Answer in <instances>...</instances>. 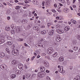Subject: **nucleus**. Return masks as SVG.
<instances>
[{
	"instance_id": "15",
	"label": "nucleus",
	"mask_w": 80,
	"mask_h": 80,
	"mask_svg": "<svg viewBox=\"0 0 80 80\" xmlns=\"http://www.w3.org/2000/svg\"><path fill=\"white\" fill-rule=\"evenodd\" d=\"M26 78H29L31 76V74L30 73H26Z\"/></svg>"
},
{
	"instance_id": "31",
	"label": "nucleus",
	"mask_w": 80,
	"mask_h": 80,
	"mask_svg": "<svg viewBox=\"0 0 80 80\" xmlns=\"http://www.w3.org/2000/svg\"><path fill=\"white\" fill-rule=\"evenodd\" d=\"M41 33L42 35H44L46 33V31L45 30L42 31L41 32Z\"/></svg>"
},
{
	"instance_id": "47",
	"label": "nucleus",
	"mask_w": 80,
	"mask_h": 80,
	"mask_svg": "<svg viewBox=\"0 0 80 80\" xmlns=\"http://www.w3.org/2000/svg\"><path fill=\"white\" fill-rule=\"evenodd\" d=\"M8 39L9 40H12V38L10 37H8Z\"/></svg>"
},
{
	"instance_id": "52",
	"label": "nucleus",
	"mask_w": 80,
	"mask_h": 80,
	"mask_svg": "<svg viewBox=\"0 0 80 80\" xmlns=\"http://www.w3.org/2000/svg\"><path fill=\"white\" fill-rule=\"evenodd\" d=\"M22 36L23 37H24V36H25V33H23L22 34H21Z\"/></svg>"
},
{
	"instance_id": "35",
	"label": "nucleus",
	"mask_w": 80,
	"mask_h": 80,
	"mask_svg": "<svg viewBox=\"0 0 80 80\" xmlns=\"http://www.w3.org/2000/svg\"><path fill=\"white\" fill-rule=\"evenodd\" d=\"M6 50L7 52V53H8L10 54V50H9V49H8V48H6Z\"/></svg>"
},
{
	"instance_id": "8",
	"label": "nucleus",
	"mask_w": 80,
	"mask_h": 80,
	"mask_svg": "<svg viewBox=\"0 0 80 80\" xmlns=\"http://www.w3.org/2000/svg\"><path fill=\"white\" fill-rule=\"evenodd\" d=\"M57 32L58 33H63V30L60 29H57Z\"/></svg>"
},
{
	"instance_id": "18",
	"label": "nucleus",
	"mask_w": 80,
	"mask_h": 80,
	"mask_svg": "<svg viewBox=\"0 0 80 80\" xmlns=\"http://www.w3.org/2000/svg\"><path fill=\"white\" fill-rule=\"evenodd\" d=\"M37 75L36 74H33L31 76V80H32L33 78H35Z\"/></svg>"
},
{
	"instance_id": "5",
	"label": "nucleus",
	"mask_w": 80,
	"mask_h": 80,
	"mask_svg": "<svg viewBox=\"0 0 80 80\" xmlns=\"http://www.w3.org/2000/svg\"><path fill=\"white\" fill-rule=\"evenodd\" d=\"M0 68L2 69V70H7V65L5 64H2L0 66Z\"/></svg>"
},
{
	"instance_id": "16",
	"label": "nucleus",
	"mask_w": 80,
	"mask_h": 80,
	"mask_svg": "<svg viewBox=\"0 0 80 80\" xmlns=\"http://www.w3.org/2000/svg\"><path fill=\"white\" fill-rule=\"evenodd\" d=\"M64 60V58L63 57H60V58H59L58 59V60L59 61H60V62H62Z\"/></svg>"
},
{
	"instance_id": "51",
	"label": "nucleus",
	"mask_w": 80,
	"mask_h": 80,
	"mask_svg": "<svg viewBox=\"0 0 80 80\" xmlns=\"http://www.w3.org/2000/svg\"><path fill=\"white\" fill-rule=\"evenodd\" d=\"M73 23L74 24H75V23H77V21L76 20H74L73 21Z\"/></svg>"
},
{
	"instance_id": "45",
	"label": "nucleus",
	"mask_w": 80,
	"mask_h": 80,
	"mask_svg": "<svg viewBox=\"0 0 80 80\" xmlns=\"http://www.w3.org/2000/svg\"><path fill=\"white\" fill-rule=\"evenodd\" d=\"M35 58V56H33V57H32L31 59H30V60H31V61H33V59H34V58Z\"/></svg>"
},
{
	"instance_id": "10",
	"label": "nucleus",
	"mask_w": 80,
	"mask_h": 80,
	"mask_svg": "<svg viewBox=\"0 0 80 80\" xmlns=\"http://www.w3.org/2000/svg\"><path fill=\"white\" fill-rule=\"evenodd\" d=\"M56 40L57 42H60L62 40V38L60 37H56Z\"/></svg>"
},
{
	"instance_id": "19",
	"label": "nucleus",
	"mask_w": 80,
	"mask_h": 80,
	"mask_svg": "<svg viewBox=\"0 0 80 80\" xmlns=\"http://www.w3.org/2000/svg\"><path fill=\"white\" fill-rule=\"evenodd\" d=\"M40 70L41 71V72H43L44 71H45V68L43 66H41L40 68Z\"/></svg>"
},
{
	"instance_id": "30",
	"label": "nucleus",
	"mask_w": 80,
	"mask_h": 80,
	"mask_svg": "<svg viewBox=\"0 0 80 80\" xmlns=\"http://www.w3.org/2000/svg\"><path fill=\"white\" fill-rule=\"evenodd\" d=\"M44 65L46 67H48V66H49V64L48 63H44Z\"/></svg>"
},
{
	"instance_id": "6",
	"label": "nucleus",
	"mask_w": 80,
	"mask_h": 80,
	"mask_svg": "<svg viewBox=\"0 0 80 80\" xmlns=\"http://www.w3.org/2000/svg\"><path fill=\"white\" fill-rule=\"evenodd\" d=\"M11 63L13 65H17L18 64V62L16 60H12Z\"/></svg>"
},
{
	"instance_id": "40",
	"label": "nucleus",
	"mask_w": 80,
	"mask_h": 80,
	"mask_svg": "<svg viewBox=\"0 0 80 80\" xmlns=\"http://www.w3.org/2000/svg\"><path fill=\"white\" fill-rule=\"evenodd\" d=\"M11 32L12 34H15V31L14 30H12L11 31Z\"/></svg>"
},
{
	"instance_id": "54",
	"label": "nucleus",
	"mask_w": 80,
	"mask_h": 80,
	"mask_svg": "<svg viewBox=\"0 0 80 80\" xmlns=\"http://www.w3.org/2000/svg\"><path fill=\"white\" fill-rule=\"evenodd\" d=\"M63 23V21H59L58 22V23Z\"/></svg>"
},
{
	"instance_id": "13",
	"label": "nucleus",
	"mask_w": 80,
	"mask_h": 80,
	"mask_svg": "<svg viewBox=\"0 0 80 80\" xmlns=\"http://www.w3.org/2000/svg\"><path fill=\"white\" fill-rule=\"evenodd\" d=\"M15 73L17 75L20 74L21 73V71L19 70H16L15 72Z\"/></svg>"
},
{
	"instance_id": "33",
	"label": "nucleus",
	"mask_w": 80,
	"mask_h": 80,
	"mask_svg": "<svg viewBox=\"0 0 80 80\" xmlns=\"http://www.w3.org/2000/svg\"><path fill=\"white\" fill-rule=\"evenodd\" d=\"M53 33H54V30H52L50 31V35H52L53 34Z\"/></svg>"
},
{
	"instance_id": "11",
	"label": "nucleus",
	"mask_w": 80,
	"mask_h": 80,
	"mask_svg": "<svg viewBox=\"0 0 80 80\" xmlns=\"http://www.w3.org/2000/svg\"><path fill=\"white\" fill-rule=\"evenodd\" d=\"M28 22V21H27V20H25V19L22 20L21 21V22L23 24H25V23H27Z\"/></svg>"
},
{
	"instance_id": "62",
	"label": "nucleus",
	"mask_w": 80,
	"mask_h": 80,
	"mask_svg": "<svg viewBox=\"0 0 80 80\" xmlns=\"http://www.w3.org/2000/svg\"><path fill=\"white\" fill-rule=\"evenodd\" d=\"M48 58L49 60H50V56H48Z\"/></svg>"
},
{
	"instance_id": "1",
	"label": "nucleus",
	"mask_w": 80,
	"mask_h": 80,
	"mask_svg": "<svg viewBox=\"0 0 80 80\" xmlns=\"http://www.w3.org/2000/svg\"><path fill=\"white\" fill-rule=\"evenodd\" d=\"M58 68H59V72L61 73H64L65 72V71L63 70V67L62 66H60V65H58Z\"/></svg>"
},
{
	"instance_id": "25",
	"label": "nucleus",
	"mask_w": 80,
	"mask_h": 80,
	"mask_svg": "<svg viewBox=\"0 0 80 80\" xmlns=\"http://www.w3.org/2000/svg\"><path fill=\"white\" fill-rule=\"evenodd\" d=\"M5 30L6 31L8 32L10 30V28L9 27H6L5 28Z\"/></svg>"
},
{
	"instance_id": "61",
	"label": "nucleus",
	"mask_w": 80,
	"mask_h": 80,
	"mask_svg": "<svg viewBox=\"0 0 80 80\" xmlns=\"http://www.w3.org/2000/svg\"><path fill=\"white\" fill-rule=\"evenodd\" d=\"M41 55L42 56H45L46 54L44 53H43Z\"/></svg>"
},
{
	"instance_id": "49",
	"label": "nucleus",
	"mask_w": 80,
	"mask_h": 80,
	"mask_svg": "<svg viewBox=\"0 0 80 80\" xmlns=\"http://www.w3.org/2000/svg\"><path fill=\"white\" fill-rule=\"evenodd\" d=\"M18 41H20V42H21L22 41H23V39L20 38L18 39Z\"/></svg>"
},
{
	"instance_id": "28",
	"label": "nucleus",
	"mask_w": 80,
	"mask_h": 80,
	"mask_svg": "<svg viewBox=\"0 0 80 80\" xmlns=\"http://www.w3.org/2000/svg\"><path fill=\"white\" fill-rule=\"evenodd\" d=\"M7 44L8 45H12V42H8L7 43Z\"/></svg>"
},
{
	"instance_id": "46",
	"label": "nucleus",
	"mask_w": 80,
	"mask_h": 80,
	"mask_svg": "<svg viewBox=\"0 0 80 80\" xmlns=\"http://www.w3.org/2000/svg\"><path fill=\"white\" fill-rule=\"evenodd\" d=\"M36 46L37 47H37V46H38V47H41V44H38L36 45Z\"/></svg>"
},
{
	"instance_id": "41",
	"label": "nucleus",
	"mask_w": 80,
	"mask_h": 80,
	"mask_svg": "<svg viewBox=\"0 0 80 80\" xmlns=\"http://www.w3.org/2000/svg\"><path fill=\"white\" fill-rule=\"evenodd\" d=\"M20 8V6H17L16 7V10H18V9H19V8Z\"/></svg>"
},
{
	"instance_id": "27",
	"label": "nucleus",
	"mask_w": 80,
	"mask_h": 80,
	"mask_svg": "<svg viewBox=\"0 0 80 80\" xmlns=\"http://www.w3.org/2000/svg\"><path fill=\"white\" fill-rule=\"evenodd\" d=\"M58 55V53H57V52H55L53 55H52V57H56Z\"/></svg>"
},
{
	"instance_id": "22",
	"label": "nucleus",
	"mask_w": 80,
	"mask_h": 80,
	"mask_svg": "<svg viewBox=\"0 0 80 80\" xmlns=\"http://www.w3.org/2000/svg\"><path fill=\"white\" fill-rule=\"evenodd\" d=\"M5 56V54L4 53H2L0 54V57L3 58Z\"/></svg>"
},
{
	"instance_id": "23",
	"label": "nucleus",
	"mask_w": 80,
	"mask_h": 80,
	"mask_svg": "<svg viewBox=\"0 0 80 80\" xmlns=\"http://www.w3.org/2000/svg\"><path fill=\"white\" fill-rule=\"evenodd\" d=\"M11 27L13 29H15V28H16V25L14 24H12Z\"/></svg>"
},
{
	"instance_id": "50",
	"label": "nucleus",
	"mask_w": 80,
	"mask_h": 80,
	"mask_svg": "<svg viewBox=\"0 0 80 80\" xmlns=\"http://www.w3.org/2000/svg\"><path fill=\"white\" fill-rule=\"evenodd\" d=\"M56 18L57 20H59V19H60V20H61V19H60V17H56Z\"/></svg>"
},
{
	"instance_id": "55",
	"label": "nucleus",
	"mask_w": 80,
	"mask_h": 80,
	"mask_svg": "<svg viewBox=\"0 0 80 80\" xmlns=\"http://www.w3.org/2000/svg\"><path fill=\"white\" fill-rule=\"evenodd\" d=\"M67 3L68 5H70V1H68L67 2Z\"/></svg>"
},
{
	"instance_id": "14",
	"label": "nucleus",
	"mask_w": 80,
	"mask_h": 80,
	"mask_svg": "<svg viewBox=\"0 0 80 80\" xmlns=\"http://www.w3.org/2000/svg\"><path fill=\"white\" fill-rule=\"evenodd\" d=\"M63 11L65 13H68L69 12L68 9L67 8H64L63 10Z\"/></svg>"
},
{
	"instance_id": "56",
	"label": "nucleus",
	"mask_w": 80,
	"mask_h": 80,
	"mask_svg": "<svg viewBox=\"0 0 80 80\" xmlns=\"http://www.w3.org/2000/svg\"><path fill=\"white\" fill-rule=\"evenodd\" d=\"M54 6L55 8H57V4H55Z\"/></svg>"
},
{
	"instance_id": "57",
	"label": "nucleus",
	"mask_w": 80,
	"mask_h": 80,
	"mask_svg": "<svg viewBox=\"0 0 80 80\" xmlns=\"http://www.w3.org/2000/svg\"><path fill=\"white\" fill-rule=\"evenodd\" d=\"M69 52H71V53H72L73 52V50H71V49H69Z\"/></svg>"
},
{
	"instance_id": "21",
	"label": "nucleus",
	"mask_w": 80,
	"mask_h": 80,
	"mask_svg": "<svg viewBox=\"0 0 80 80\" xmlns=\"http://www.w3.org/2000/svg\"><path fill=\"white\" fill-rule=\"evenodd\" d=\"M32 25L31 24H29L27 26V28L30 29L32 27Z\"/></svg>"
},
{
	"instance_id": "24",
	"label": "nucleus",
	"mask_w": 80,
	"mask_h": 80,
	"mask_svg": "<svg viewBox=\"0 0 80 80\" xmlns=\"http://www.w3.org/2000/svg\"><path fill=\"white\" fill-rule=\"evenodd\" d=\"M55 27L56 28L59 29L60 28L61 26L60 25L58 24L56 25Z\"/></svg>"
},
{
	"instance_id": "3",
	"label": "nucleus",
	"mask_w": 80,
	"mask_h": 80,
	"mask_svg": "<svg viewBox=\"0 0 80 80\" xmlns=\"http://www.w3.org/2000/svg\"><path fill=\"white\" fill-rule=\"evenodd\" d=\"M16 30L18 33H20L22 32V28L21 27L18 26L16 28Z\"/></svg>"
},
{
	"instance_id": "60",
	"label": "nucleus",
	"mask_w": 80,
	"mask_h": 80,
	"mask_svg": "<svg viewBox=\"0 0 80 80\" xmlns=\"http://www.w3.org/2000/svg\"><path fill=\"white\" fill-rule=\"evenodd\" d=\"M25 68L26 69H27L28 68L27 66L26 65H25L24 66Z\"/></svg>"
},
{
	"instance_id": "2",
	"label": "nucleus",
	"mask_w": 80,
	"mask_h": 80,
	"mask_svg": "<svg viewBox=\"0 0 80 80\" xmlns=\"http://www.w3.org/2000/svg\"><path fill=\"white\" fill-rule=\"evenodd\" d=\"M38 75L39 77L42 78L45 75V73L42 72H40L38 73Z\"/></svg>"
},
{
	"instance_id": "42",
	"label": "nucleus",
	"mask_w": 80,
	"mask_h": 80,
	"mask_svg": "<svg viewBox=\"0 0 80 80\" xmlns=\"http://www.w3.org/2000/svg\"><path fill=\"white\" fill-rule=\"evenodd\" d=\"M10 13V11L9 10H8L7 11V14H8Z\"/></svg>"
},
{
	"instance_id": "58",
	"label": "nucleus",
	"mask_w": 80,
	"mask_h": 80,
	"mask_svg": "<svg viewBox=\"0 0 80 80\" xmlns=\"http://www.w3.org/2000/svg\"><path fill=\"white\" fill-rule=\"evenodd\" d=\"M24 46H25V47H28V45L26 43H25L24 44Z\"/></svg>"
},
{
	"instance_id": "39",
	"label": "nucleus",
	"mask_w": 80,
	"mask_h": 80,
	"mask_svg": "<svg viewBox=\"0 0 80 80\" xmlns=\"http://www.w3.org/2000/svg\"><path fill=\"white\" fill-rule=\"evenodd\" d=\"M58 0L60 1V2H62V3H65V0Z\"/></svg>"
},
{
	"instance_id": "17",
	"label": "nucleus",
	"mask_w": 80,
	"mask_h": 80,
	"mask_svg": "<svg viewBox=\"0 0 80 80\" xmlns=\"http://www.w3.org/2000/svg\"><path fill=\"white\" fill-rule=\"evenodd\" d=\"M53 45L55 46V47H58V42H53Z\"/></svg>"
},
{
	"instance_id": "53",
	"label": "nucleus",
	"mask_w": 80,
	"mask_h": 80,
	"mask_svg": "<svg viewBox=\"0 0 80 80\" xmlns=\"http://www.w3.org/2000/svg\"><path fill=\"white\" fill-rule=\"evenodd\" d=\"M77 37L78 39V40H80V36L78 35L77 36Z\"/></svg>"
},
{
	"instance_id": "29",
	"label": "nucleus",
	"mask_w": 80,
	"mask_h": 80,
	"mask_svg": "<svg viewBox=\"0 0 80 80\" xmlns=\"http://www.w3.org/2000/svg\"><path fill=\"white\" fill-rule=\"evenodd\" d=\"M31 2L30 0H25L24 2L25 3H30Z\"/></svg>"
},
{
	"instance_id": "36",
	"label": "nucleus",
	"mask_w": 80,
	"mask_h": 80,
	"mask_svg": "<svg viewBox=\"0 0 80 80\" xmlns=\"http://www.w3.org/2000/svg\"><path fill=\"white\" fill-rule=\"evenodd\" d=\"M37 1L36 0H34L32 1V3H34V4H37Z\"/></svg>"
},
{
	"instance_id": "44",
	"label": "nucleus",
	"mask_w": 80,
	"mask_h": 80,
	"mask_svg": "<svg viewBox=\"0 0 80 80\" xmlns=\"http://www.w3.org/2000/svg\"><path fill=\"white\" fill-rule=\"evenodd\" d=\"M50 50V53H52V52H53V49L52 48H51Z\"/></svg>"
},
{
	"instance_id": "20",
	"label": "nucleus",
	"mask_w": 80,
	"mask_h": 80,
	"mask_svg": "<svg viewBox=\"0 0 80 80\" xmlns=\"http://www.w3.org/2000/svg\"><path fill=\"white\" fill-rule=\"evenodd\" d=\"M17 77V76L15 74H12L11 76V77L12 78H15V77Z\"/></svg>"
},
{
	"instance_id": "12",
	"label": "nucleus",
	"mask_w": 80,
	"mask_h": 80,
	"mask_svg": "<svg viewBox=\"0 0 80 80\" xmlns=\"http://www.w3.org/2000/svg\"><path fill=\"white\" fill-rule=\"evenodd\" d=\"M64 30L66 32H67L70 30V27L68 26H67L65 28Z\"/></svg>"
},
{
	"instance_id": "32",
	"label": "nucleus",
	"mask_w": 80,
	"mask_h": 80,
	"mask_svg": "<svg viewBox=\"0 0 80 80\" xmlns=\"http://www.w3.org/2000/svg\"><path fill=\"white\" fill-rule=\"evenodd\" d=\"M47 52L48 54H50V48H49L48 49Z\"/></svg>"
},
{
	"instance_id": "37",
	"label": "nucleus",
	"mask_w": 80,
	"mask_h": 80,
	"mask_svg": "<svg viewBox=\"0 0 80 80\" xmlns=\"http://www.w3.org/2000/svg\"><path fill=\"white\" fill-rule=\"evenodd\" d=\"M73 49L74 50H78V48L77 47H74L73 48Z\"/></svg>"
},
{
	"instance_id": "38",
	"label": "nucleus",
	"mask_w": 80,
	"mask_h": 80,
	"mask_svg": "<svg viewBox=\"0 0 80 80\" xmlns=\"http://www.w3.org/2000/svg\"><path fill=\"white\" fill-rule=\"evenodd\" d=\"M48 5H50V0H48L47 2Z\"/></svg>"
},
{
	"instance_id": "48",
	"label": "nucleus",
	"mask_w": 80,
	"mask_h": 80,
	"mask_svg": "<svg viewBox=\"0 0 80 80\" xmlns=\"http://www.w3.org/2000/svg\"><path fill=\"white\" fill-rule=\"evenodd\" d=\"M47 80H50V77H47Z\"/></svg>"
},
{
	"instance_id": "4",
	"label": "nucleus",
	"mask_w": 80,
	"mask_h": 80,
	"mask_svg": "<svg viewBox=\"0 0 80 80\" xmlns=\"http://www.w3.org/2000/svg\"><path fill=\"white\" fill-rule=\"evenodd\" d=\"M18 51L17 49H14L12 51V54L13 55H15V56L17 55V54H18Z\"/></svg>"
},
{
	"instance_id": "43",
	"label": "nucleus",
	"mask_w": 80,
	"mask_h": 80,
	"mask_svg": "<svg viewBox=\"0 0 80 80\" xmlns=\"http://www.w3.org/2000/svg\"><path fill=\"white\" fill-rule=\"evenodd\" d=\"M41 47L42 48H44L45 47V45L43 44H41Z\"/></svg>"
},
{
	"instance_id": "7",
	"label": "nucleus",
	"mask_w": 80,
	"mask_h": 80,
	"mask_svg": "<svg viewBox=\"0 0 80 80\" xmlns=\"http://www.w3.org/2000/svg\"><path fill=\"white\" fill-rule=\"evenodd\" d=\"M18 67L21 70H23V65L22 64H19L18 65Z\"/></svg>"
},
{
	"instance_id": "64",
	"label": "nucleus",
	"mask_w": 80,
	"mask_h": 80,
	"mask_svg": "<svg viewBox=\"0 0 80 80\" xmlns=\"http://www.w3.org/2000/svg\"><path fill=\"white\" fill-rule=\"evenodd\" d=\"M52 12H53V13H55V12H56V11H55V10L53 9L52 10Z\"/></svg>"
},
{
	"instance_id": "59",
	"label": "nucleus",
	"mask_w": 80,
	"mask_h": 80,
	"mask_svg": "<svg viewBox=\"0 0 80 80\" xmlns=\"http://www.w3.org/2000/svg\"><path fill=\"white\" fill-rule=\"evenodd\" d=\"M18 5H23V3H18Z\"/></svg>"
},
{
	"instance_id": "34",
	"label": "nucleus",
	"mask_w": 80,
	"mask_h": 80,
	"mask_svg": "<svg viewBox=\"0 0 80 80\" xmlns=\"http://www.w3.org/2000/svg\"><path fill=\"white\" fill-rule=\"evenodd\" d=\"M2 78H5V74L3 73H2L1 75Z\"/></svg>"
},
{
	"instance_id": "26",
	"label": "nucleus",
	"mask_w": 80,
	"mask_h": 80,
	"mask_svg": "<svg viewBox=\"0 0 80 80\" xmlns=\"http://www.w3.org/2000/svg\"><path fill=\"white\" fill-rule=\"evenodd\" d=\"M5 41L3 39H0V44H2V43H3Z\"/></svg>"
},
{
	"instance_id": "63",
	"label": "nucleus",
	"mask_w": 80,
	"mask_h": 80,
	"mask_svg": "<svg viewBox=\"0 0 80 80\" xmlns=\"http://www.w3.org/2000/svg\"><path fill=\"white\" fill-rule=\"evenodd\" d=\"M46 72V73H49V72H50V71H49L48 70H47Z\"/></svg>"
},
{
	"instance_id": "9",
	"label": "nucleus",
	"mask_w": 80,
	"mask_h": 80,
	"mask_svg": "<svg viewBox=\"0 0 80 80\" xmlns=\"http://www.w3.org/2000/svg\"><path fill=\"white\" fill-rule=\"evenodd\" d=\"M33 29L35 30H36L38 31V30H39V28L38 26H35L33 27Z\"/></svg>"
}]
</instances>
